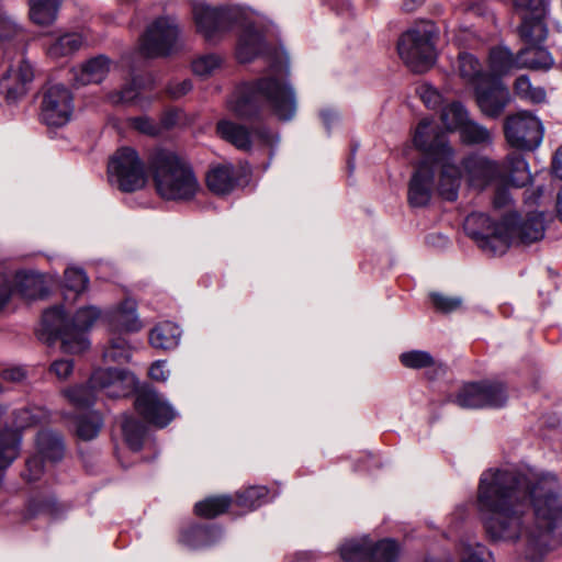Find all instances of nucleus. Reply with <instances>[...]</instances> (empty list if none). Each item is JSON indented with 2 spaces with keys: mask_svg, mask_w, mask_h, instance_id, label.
<instances>
[{
  "mask_svg": "<svg viewBox=\"0 0 562 562\" xmlns=\"http://www.w3.org/2000/svg\"><path fill=\"white\" fill-rule=\"evenodd\" d=\"M136 387L134 374L122 369H98L87 385H78L64 391L69 402L79 409L93 406L99 394L111 398L124 397Z\"/></svg>",
  "mask_w": 562,
  "mask_h": 562,
  "instance_id": "0eeeda50",
  "label": "nucleus"
},
{
  "mask_svg": "<svg viewBox=\"0 0 562 562\" xmlns=\"http://www.w3.org/2000/svg\"><path fill=\"white\" fill-rule=\"evenodd\" d=\"M103 357L109 361L127 362L131 358V347L123 337H113L105 348Z\"/></svg>",
  "mask_w": 562,
  "mask_h": 562,
  "instance_id": "37998d69",
  "label": "nucleus"
},
{
  "mask_svg": "<svg viewBox=\"0 0 562 562\" xmlns=\"http://www.w3.org/2000/svg\"><path fill=\"white\" fill-rule=\"evenodd\" d=\"M181 330L171 322L157 324L149 334V342L156 349L170 350L179 345Z\"/></svg>",
  "mask_w": 562,
  "mask_h": 562,
  "instance_id": "bb28decb",
  "label": "nucleus"
},
{
  "mask_svg": "<svg viewBox=\"0 0 562 562\" xmlns=\"http://www.w3.org/2000/svg\"><path fill=\"white\" fill-rule=\"evenodd\" d=\"M82 36L78 33H67L55 40L47 48L53 58H60L76 53L82 46Z\"/></svg>",
  "mask_w": 562,
  "mask_h": 562,
  "instance_id": "473e14b6",
  "label": "nucleus"
},
{
  "mask_svg": "<svg viewBox=\"0 0 562 562\" xmlns=\"http://www.w3.org/2000/svg\"><path fill=\"white\" fill-rule=\"evenodd\" d=\"M192 89V82L189 79L181 81H171L167 87V93L172 99H179L186 95Z\"/></svg>",
  "mask_w": 562,
  "mask_h": 562,
  "instance_id": "13d9d810",
  "label": "nucleus"
},
{
  "mask_svg": "<svg viewBox=\"0 0 562 562\" xmlns=\"http://www.w3.org/2000/svg\"><path fill=\"white\" fill-rule=\"evenodd\" d=\"M37 454L26 460L23 477L29 481H37L44 472L43 461L57 462L64 457V443L59 434L52 430H41L36 436Z\"/></svg>",
  "mask_w": 562,
  "mask_h": 562,
  "instance_id": "2eb2a0df",
  "label": "nucleus"
},
{
  "mask_svg": "<svg viewBox=\"0 0 562 562\" xmlns=\"http://www.w3.org/2000/svg\"><path fill=\"white\" fill-rule=\"evenodd\" d=\"M441 120L448 130L460 131L470 117L467 109L461 103L454 102L442 109Z\"/></svg>",
  "mask_w": 562,
  "mask_h": 562,
  "instance_id": "58836bf2",
  "label": "nucleus"
},
{
  "mask_svg": "<svg viewBox=\"0 0 562 562\" xmlns=\"http://www.w3.org/2000/svg\"><path fill=\"white\" fill-rule=\"evenodd\" d=\"M36 513L47 514L49 516H57L59 506L54 498L46 499L45 502L35 505Z\"/></svg>",
  "mask_w": 562,
  "mask_h": 562,
  "instance_id": "680f3d73",
  "label": "nucleus"
},
{
  "mask_svg": "<svg viewBox=\"0 0 562 562\" xmlns=\"http://www.w3.org/2000/svg\"><path fill=\"white\" fill-rule=\"evenodd\" d=\"M126 445L133 451L140 450L145 436V427L134 417L124 415L121 423Z\"/></svg>",
  "mask_w": 562,
  "mask_h": 562,
  "instance_id": "c9c22d12",
  "label": "nucleus"
},
{
  "mask_svg": "<svg viewBox=\"0 0 562 562\" xmlns=\"http://www.w3.org/2000/svg\"><path fill=\"white\" fill-rule=\"evenodd\" d=\"M132 126L138 132L155 136L160 133V127L147 116H137L131 120Z\"/></svg>",
  "mask_w": 562,
  "mask_h": 562,
  "instance_id": "3c124183",
  "label": "nucleus"
},
{
  "mask_svg": "<svg viewBox=\"0 0 562 562\" xmlns=\"http://www.w3.org/2000/svg\"><path fill=\"white\" fill-rule=\"evenodd\" d=\"M370 542L363 540H348L340 547V555L347 562L368 560Z\"/></svg>",
  "mask_w": 562,
  "mask_h": 562,
  "instance_id": "79ce46f5",
  "label": "nucleus"
},
{
  "mask_svg": "<svg viewBox=\"0 0 562 562\" xmlns=\"http://www.w3.org/2000/svg\"><path fill=\"white\" fill-rule=\"evenodd\" d=\"M179 36L175 19L157 18L149 24L140 41V50L147 57L166 56L172 52Z\"/></svg>",
  "mask_w": 562,
  "mask_h": 562,
  "instance_id": "ddd939ff",
  "label": "nucleus"
},
{
  "mask_svg": "<svg viewBox=\"0 0 562 562\" xmlns=\"http://www.w3.org/2000/svg\"><path fill=\"white\" fill-rule=\"evenodd\" d=\"M221 536V531L212 526L195 525L182 530L180 542L191 549L211 546Z\"/></svg>",
  "mask_w": 562,
  "mask_h": 562,
  "instance_id": "393cba45",
  "label": "nucleus"
},
{
  "mask_svg": "<svg viewBox=\"0 0 562 562\" xmlns=\"http://www.w3.org/2000/svg\"><path fill=\"white\" fill-rule=\"evenodd\" d=\"M400 361L405 368L415 370L434 367L436 364L434 357L424 350L403 352L400 356Z\"/></svg>",
  "mask_w": 562,
  "mask_h": 562,
  "instance_id": "c03bdc74",
  "label": "nucleus"
},
{
  "mask_svg": "<svg viewBox=\"0 0 562 562\" xmlns=\"http://www.w3.org/2000/svg\"><path fill=\"white\" fill-rule=\"evenodd\" d=\"M552 170L558 178L562 179V146L559 147L554 155Z\"/></svg>",
  "mask_w": 562,
  "mask_h": 562,
  "instance_id": "e2e57ef3",
  "label": "nucleus"
},
{
  "mask_svg": "<svg viewBox=\"0 0 562 562\" xmlns=\"http://www.w3.org/2000/svg\"><path fill=\"white\" fill-rule=\"evenodd\" d=\"M43 280L40 276L35 274H26L24 277L21 291L22 293L30 297L35 299L37 296L43 295Z\"/></svg>",
  "mask_w": 562,
  "mask_h": 562,
  "instance_id": "8fccbe9b",
  "label": "nucleus"
},
{
  "mask_svg": "<svg viewBox=\"0 0 562 562\" xmlns=\"http://www.w3.org/2000/svg\"><path fill=\"white\" fill-rule=\"evenodd\" d=\"M462 167L470 187L484 190L491 184L503 182V166L486 156L473 154L462 160Z\"/></svg>",
  "mask_w": 562,
  "mask_h": 562,
  "instance_id": "f3484780",
  "label": "nucleus"
},
{
  "mask_svg": "<svg viewBox=\"0 0 562 562\" xmlns=\"http://www.w3.org/2000/svg\"><path fill=\"white\" fill-rule=\"evenodd\" d=\"M436 36V26L430 22H425L409 29L400 37L398 54L413 71L423 72L435 63Z\"/></svg>",
  "mask_w": 562,
  "mask_h": 562,
  "instance_id": "6e6552de",
  "label": "nucleus"
},
{
  "mask_svg": "<svg viewBox=\"0 0 562 562\" xmlns=\"http://www.w3.org/2000/svg\"><path fill=\"white\" fill-rule=\"evenodd\" d=\"M149 376L153 380L165 382L168 379L169 371L166 368V361L158 360L151 364L149 368Z\"/></svg>",
  "mask_w": 562,
  "mask_h": 562,
  "instance_id": "bf43d9fd",
  "label": "nucleus"
},
{
  "mask_svg": "<svg viewBox=\"0 0 562 562\" xmlns=\"http://www.w3.org/2000/svg\"><path fill=\"white\" fill-rule=\"evenodd\" d=\"M400 555L398 544L391 539H383L369 544V562H396Z\"/></svg>",
  "mask_w": 562,
  "mask_h": 562,
  "instance_id": "f704fd0d",
  "label": "nucleus"
},
{
  "mask_svg": "<svg viewBox=\"0 0 562 562\" xmlns=\"http://www.w3.org/2000/svg\"><path fill=\"white\" fill-rule=\"evenodd\" d=\"M111 69V60L104 55L88 59L80 67L74 68V81L77 86L100 83Z\"/></svg>",
  "mask_w": 562,
  "mask_h": 562,
  "instance_id": "412c9836",
  "label": "nucleus"
},
{
  "mask_svg": "<svg viewBox=\"0 0 562 562\" xmlns=\"http://www.w3.org/2000/svg\"><path fill=\"white\" fill-rule=\"evenodd\" d=\"M192 14L198 32L211 42L236 23L240 12L236 8L216 9L195 2L192 5Z\"/></svg>",
  "mask_w": 562,
  "mask_h": 562,
  "instance_id": "4468645a",
  "label": "nucleus"
},
{
  "mask_svg": "<svg viewBox=\"0 0 562 562\" xmlns=\"http://www.w3.org/2000/svg\"><path fill=\"white\" fill-rule=\"evenodd\" d=\"M138 90L135 81L126 85L122 90L111 97L114 103H133L137 100Z\"/></svg>",
  "mask_w": 562,
  "mask_h": 562,
  "instance_id": "603ef678",
  "label": "nucleus"
},
{
  "mask_svg": "<svg viewBox=\"0 0 562 562\" xmlns=\"http://www.w3.org/2000/svg\"><path fill=\"white\" fill-rule=\"evenodd\" d=\"M13 293V282L9 273H0V312L8 305Z\"/></svg>",
  "mask_w": 562,
  "mask_h": 562,
  "instance_id": "864d4df0",
  "label": "nucleus"
},
{
  "mask_svg": "<svg viewBox=\"0 0 562 562\" xmlns=\"http://www.w3.org/2000/svg\"><path fill=\"white\" fill-rule=\"evenodd\" d=\"M458 72L464 82L472 85L473 87L484 79L486 80V78L491 76L490 74L483 72L482 66L477 58L469 53L459 54Z\"/></svg>",
  "mask_w": 562,
  "mask_h": 562,
  "instance_id": "7c9ffc66",
  "label": "nucleus"
},
{
  "mask_svg": "<svg viewBox=\"0 0 562 562\" xmlns=\"http://www.w3.org/2000/svg\"><path fill=\"white\" fill-rule=\"evenodd\" d=\"M268 488L266 486H251L237 494V504L249 510L267 502Z\"/></svg>",
  "mask_w": 562,
  "mask_h": 562,
  "instance_id": "a19ab883",
  "label": "nucleus"
},
{
  "mask_svg": "<svg viewBox=\"0 0 562 562\" xmlns=\"http://www.w3.org/2000/svg\"><path fill=\"white\" fill-rule=\"evenodd\" d=\"M207 188L215 194L224 195L233 191L237 184L234 167L220 165L212 168L206 176Z\"/></svg>",
  "mask_w": 562,
  "mask_h": 562,
  "instance_id": "b1692460",
  "label": "nucleus"
},
{
  "mask_svg": "<svg viewBox=\"0 0 562 562\" xmlns=\"http://www.w3.org/2000/svg\"><path fill=\"white\" fill-rule=\"evenodd\" d=\"M504 134L512 147L533 150L542 142L543 126L541 121L530 112L519 111L506 117Z\"/></svg>",
  "mask_w": 562,
  "mask_h": 562,
  "instance_id": "9b49d317",
  "label": "nucleus"
},
{
  "mask_svg": "<svg viewBox=\"0 0 562 562\" xmlns=\"http://www.w3.org/2000/svg\"><path fill=\"white\" fill-rule=\"evenodd\" d=\"M289 72V59L278 54L270 74L238 86L227 100V109L241 120L259 119L272 114L280 121L292 120L297 110L293 87L283 75Z\"/></svg>",
  "mask_w": 562,
  "mask_h": 562,
  "instance_id": "7ed1b4c3",
  "label": "nucleus"
},
{
  "mask_svg": "<svg viewBox=\"0 0 562 562\" xmlns=\"http://www.w3.org/2000/svg\"><path fill=\"white\" fill-rule=\"evenodd\" d=\"M476 102L482 113L490 117H498L510 100L509 90L499 78L488 76L474 86Z\"/></svg>",
  "mask_w": 562,
  "mask_h": 562,
  "instance_id": "a211bd4d",
  "label": "nucleus"
},
{
  "mask_svg": "<svg viewBox=\"0 0 562 562\" xmlns=\"http://www.w3.org/2000/svg\"><path fill=\"white\" fill-rule=\"evenodd\" d=\"M463 143L469 145H488L493 142L492 133L475 121L469 120L460 130Z\"/></svg>",
  "mask_w": 562,
  "mask_h": 562,
  "instance_id": "e433bc0d",
  "label": "nucleus"
},
{
  "mask_svg": "<svg viewBox=\"0 0 562 562\" xmlns=\"http://www.w3.org/2000/svg\"><path fill=\"white\" fill-rule=\"evenodd\" d=\"M506 401L504 385L490 382L464 384L450 397L461 408L502 407Z\"/></svg>",
  "mask_w": 562,
  "mask_h": 562,
  "instance_id": "f8f14e48",
  "label": "nucleus"
},
{
  "mask_svg": "<svg viewBox=\"0 0 562 562\" xmlns=\"http://www.w3.org/2000/svg\"><path fill=\"white\" fill-rule=\"evenodd\" d=\"M490 68L493 77L503 76L514 69H518V54L516 56L504 46L494 47L488 56Z\"/></svg>",
  "mask_w": 562,
  "mask_h": 562,
  "instance_id": "c756f323",
  "label": "nucleus"
},
{
  "mask_svg": "<svg viewBox=\"0 0 562 562\" xmlns=\"http://www.w3.org/2000/svg\"><path fill=\"white\" fill-rule=\"evenodd\" d=\"M135 408L149 424L166 427L176 416L171 405L155 390L144 389L135 398Z\"/></svg>",
  "mask_w": 562,
  "mask_h": 562,
  "instance_id": "6ab92c4d",
  "label": "nucleus"
},
{
  "mask_svg": "<svg viewBox=\"0 0 562 562\" xmlns=\"http://www.w3.org/2000/svg\"><path fill=\"white\" fill-rule=\"evenodd\" d=\"M110 181L124 192L142 189L146 183L145 164L131 147L115 151L108 165Z\"/></svg>",
  "mask_w": 562,
  "mask_h": 562,
  "instance_id": "9d476101",
  "label": "nucleus"
},
{
  "mask_svg": "<svg viewBox=\"0 0 562 562\" xmlns=\"http://www.w3.org/2000/svg\"><path fill=\"white\" fill-rule=\"evenodd\" d=\"M33 79L32 65L22 59L8 69L1 79L0 87L5 91L9 101H16L27 93Z\"/></svg>",
  "mask_w": 562,
  "mask_h": 562,
  "instance_id": "aec40b11",
  "label": "nucleus"
},
{
  "mask_svg": "<svg viewBox=\"0 0 562 562\" xmlns=\"http://www.w3.org/2000/svg\"><path fill=\"white\" fill-rule=\"evenodd\" d=\"M110 326L115 331H137L142 325L136 314V302L127 299L110 315Z\"/></svg>",
  "mask_w": 562,
  "mask_h": 562,
  "instance_id": "4be33fe9",
  "label": "nucleus"
},
{
  "mask_svg": "<svg viewBox=\"0 0 562 562\" xmlns=\"http://www.w3.org/2000/svg\"><path fill=\"white\" fill-rule=\"evenodd\" d=\"M515 93L524 100L541 103L546 100V90L541 87H533L527 75L519 76L514 83Z\"/></svg>",
  "mask_w": 562,
  "mask_h": 562,
  "instance_id": "ea45409f",
  "label": "nucleus"
},
{
  "mask_svg": "<svg viewBox=\"0 0 562 562\" xmlns=\"http://www.w3.org/2000/svg\"><path fill=\"white\" fill-rule=\"evenodd\" d=\"M221 66V58L214 54L204 55L192 63V70L200 77H207L214 74Z\"/></svg>",
  "mask_w": 562,
  "mask_h": 562,
  "instance_id": "de8ad7c7",
  "label": "nucleus"
},
{
  "mask_svg": "<svg viewBox=\"0 0 562 562\" xmlns=\"http://www.w3.org/2000/svg\"><path fill=\"white\" fill-rule=\"evenodd\" d=\"M520 37L529 45L539 46L548 35L547 16H521Z\"/></svg>",
  "mask_w": 562,
  "mask_h": 562,
  "instance_id": "c85d7f7f",
  "label": "nucleus"
},
{
  "mask_svg": "<svg viewBox=\"0 0 562 562\" xmlns=\"http://www.w3.org/2000/svg\"><path fill=\"white\" fill-rule=\"evenodd\" d=\"M413 142L425 154V158L414 170L408 183L409 205L423 207L430 202L435 188L434 164L440 166L439 194L445 200L454 201L461 186L462 171L454 164V151L448 144L447 135L425 119L417 125Z\"/></svg>",
  "mask_w": 562,
  "mask_h": 562,
  "instance_id": "f03ea898",
  "label": "nucleus"
},
{
  "mask_svg": "<svg viewBox=\"0 0 562 562\" xmlns=\"http://www.w3.org/2000/svg\"><path fill=\"white\" fill-rule=\"evenodd\" d=\"M529 505L533 524L525 530L527 543L536 553H543L558 543L554 530L562 524V483L558 473L488 469L481 474L477 507L493 539L520 537L521 517Z\"/></svg>",
  "mask_w": 562,
  "mask_h": 562,
  "instance_id": "f257e3e1",
  "label": "nucleus"
},
{
  "mask_svg": "<svg viewBox=\"0 0 562 562\" xmlns=\"http://www.w3.org/2000/svg\"><path fill=\"white\" fill-rule=\"evenodd\" d=\"M100 311L94 306L79 308L71 319L65 315L63 305L47 308L43 313L42 324L48 339H60L61 349L68 353H79L88 349L90 341L87 331L100 317Z\"/></svg>",
  "mask_w": 562,
  "mask_h": 562,
  "instance_id": "423d86ee",
  "label": "nucleus"
},
{
  "mask_svg": "<svg viewBox=\"0 0 562 562\" xmlns=\"http://www.w3.org/2000/svg\"><path fill=\"white\" fill-rule=\"evenodd\" d=\"M72 111V95L65 86L56 83L47 88L41 105V119L46 125L64 126L70 121Z\"/></svg>",
  "mask_w": 562,
  "mask_h": 562,
  "instance_id": "dca6fc26",
  "label": "nucleus"
},
{
  "mask_svg": "<svg viewBox=\"0 0 562 562\" xmlns=\"http://www.w3.org/2000/svg\"><path fill=\"white\" fill-rule=\"evenodd\" d=\"M417 93L427 108L434 109L440 103V94L431 86L422 85L417 88Z\"/></svg>",
  "mask_w": 562,
  "mask_h": 562,
  "instance_id": "6e6d98bb",
  "label": "nucleus"
},
{
  "mask_svg": "<svg viewBox=\"0 0 562 562\" xmlns=\"http://www.w3.org/2000/svg\"><path fill=\"white\" fill-rule=\"evenodd\" d=\"M177 120H178V113L177 112H167L162 119H161V123L164 125V127L166 128H169L171 126H173L176 123H177Z\"/></svg>",
  "mask_w": 562,
  "mask_h": 562,
  "instance_id": "0e129e2a",
  "label": "nucleus"
},
{
  "mask_svg": "<svg viewBox=\"0 0 562 562\" xmlns=\"http://www.w3.org/2000/svg\"><path fill=\"white\" fill-rule=\"evenodd\" d=\"M88 283L89 279L82 269L74 267L66 269L65 288L67 292L74 293V299L87 289Z\"/></svg>",
  "mask_w": 562,
  "mask_h": 562,
  "instance_id": "a18cd8bd",
  "label": "nucleus"
},
{
  "mask_svg": "<svg viewBox=\"0 0 562 562\" xmlns=\"http://www.w3.org/2000/svg\"><path fill=\"white\" fill-rule=\"evenodd\" d=\"M505 173V182L507 177L509 182L515 187H524L530 181V171L525 157L519 153H512L507 155L505 166L503 167Z\"/></svg>",
  "mask_w": 562,
  "mask_h": 562,
  "instance_id": "cd10ccee",
  "label": "nucleus"
},
{
  "mask_svg": "<svg viewBox=\"0 0 562 562\" xmlns=\"http://www.w3.org/2000/svg\"><path fill=\"white\" fill-rule=\"evenodd\" d=\"M495 184H497V188L493 198L494 209L501 210L509 206L512 198L508 188L506 187L505 180L503 182H496Z\"/></svg>",
  "mask_w": 562,
  "mask_h": 562,
  "instance_id": "5fc2aeb1",
  "label": "nucleus"
},
{
  "mask_svg": "<svg viewBox=\"0 0 562 562\" xmlns=\"http://www.w3.org/2000/svg\"><path fill=\"white\" fill-rule=\"evenodd\" d=\"M331 116H333V114L330 112H323L322 113V119H323V121H324V123L326 125H328L329 120H330Z\"/></svg>",
  "mask_w": 562,
  "mask_h": 562,
  "instance_id": "774afa93",
  "label": "nucleus"
},
{
  "mask_svg": "<svg viewBox=\"0 0 562 562\" xmlns=\"http://www.w3.org/2000/svg\"><path fill=\"white\" fill-rule=\"evenodd\" d=\"M50 372L59 380H66L74 371V362L70 359L56 360L50 364Z\"/></svg>",
  "mask_w": 562,
  "mask_h": 562,
  "instance_id": "4d7b16f0",
  "label": "nucleus"
},
{
  "mask_svg": "<svg viewBox=\"0 0 562 562\" xmlns=\"http://www.w3.org/2000/svg\"><path fill=\"white\" fill-rule=\"evenodd\" d=\"M468 234L488 255L498 256L512 245L528 246L544 236V217L541 212H531L522 221L516 213H508L502 222L494 223L483 213L471 214L465 220Z\"/></svg>",
  "mask_w": 562,
  "mask_h": 562,
  "instance_id": "20e7f679",
  "label": "nucleus"
},
{
  "mask_svg": "<svg viewBox=\"0 0 562 562\" xmlns=\"http://www.w3.org/2000/svg\"><path fill=\"white\" fill-rule=\"evenodd\" d=\"M516 11L521 16H548L549 0H514Z\"/></svg>",
  "mask_w": 562,
  "mask_h": 562,
  "instance_id": "49530a36",
  "label": "nucleus"
},
{
  "mask_svg": "<svg viewBox=\"0 0 562 562\" xmlns=\"http://www.w3.org/2000/svg\"><path fill=\"white\" fill-rule=\"evenodd\" d=\"M216 132L221 138L244 151L269 149L273 154L280 142L278 133L263 124L248 127L231 120H221L216 124Z\"/></svg>",
  "mask_w": 562,
  "mask_h": 562,
  "instance_id": "1a4fd4ad",
  "label": "nucleus"
},
{
  "mask_svg": "<svg viewBox=\"0 0 562 562\" xmlns=\"http://www.w3.org/2000/svg\"><path fill=\"white\" fill-rule=\"evenodd\" d=\"M430 299L434 306L442 313L457 311L462 305V300L458 296H445L439 293H431Z\"/></svg>",
  "mask_w": 562,
  "mask_h": 562,
  "instance_id": "09e8293b",
  "label": "nucleus"
},
{
  "mask_svg": "<svg viewBox=\"0 0 562 562\" xmlns=\"http://www.w3.org/2000/svg\"><path fill=\"white\" fill-rule=\"evenodd\" d=\"M30 18L37 25H49L56 18L60 0H29Z\"/></svg>",
  "mask_w": 562,
  "mask_h": 562,
  "instance_id": "2f4dec72",
  "label": "nucleus"
},
{
  "mask_svg": "<svg viewBox=\"0 0 562 562\" xmlns=\"http://www.w3.org/2000/svg\"><path fill=\"white\" fill-rule=\"evenodd\" d=\"M557 212L559 218L562 221V189L559 191L557 198Z\"/></svg>",
  "mask_w": 562,
  "mask_h": 562,
  "instance_id": "338daca9",
  "label": "nucleus"
},
{
  "mask_svg": "<svg viewBox=\"0 0 562 562\" xmlns=\"http://www.w3.org/2000/svg\"><path fill=\"white\" fill-rule=\"evenodd\" d=\"M232 503L229 496H214L198 502L194 512L198 516L204 518H214L225 513Z\"/></svg>",
  "mask_w": 562,
  "mask_h": 562,
  "instance_id": "4c0bfd02",
  "label": "nucleus"
},
{
  "mask_svg": "<svg viewBox=\"0 0 562 562\" xmlns=\"http://www.w3.org/2000/svg\"><path fill=\"white\" fill-rule=\"evenodd\" d=\"M425 0H403V9L407 12L414 11L417 7H419Z\"/></svg>",
  "mask_w": 562,
  "mask_h": 562,
  "instance_id": "69168bd1",
  "label": "nucleus"
},
{
  "mask_svg": "<svg viewBox=\"0 0 562 562\" xmlns=\"http://www.w3.org/2000/svg\"><path fill=\"white\" fill-rule=\"evenodd\" d=\"M26 378V370L24 367L16 366L7 368L2 371V379L11 382H21Z\"/></svg>",
  "mask_w": 562,
  "mask_h": 562,
  "instance_id": "052dcab7",
  "label": "nucleus"
},
{
  "mask_svg": "<svg viewBox=\"0 0 562 562\" xmlns=\"http://www.w3.org/2000/svg\"><path fill=\"white\" fill-rule=\"evenodd\" d=\"M148 166L156 192L166 201H191L201 190L191 164L173 150L155 149L149 156Z\"/></svg>",
  "mask_w": 562,
  "mask_h": 562,
  "instance_id": "39448f33",
  "label": "nucleus"
},
{
  "mask_svg": "<svg viewBox=\"0 0 562 562\" xmlns=\"http://www.w3.org/2000/svg\"><path fill=\"white\" fill-rule=\"evenodd\" d=\"M102 418L95 411H89L76 418V432L82 440H91L98 436L102 427Z\"/></svg>",
  "mask_w": 562,
  "mask_h": 562,
  "instance_id": "72a5a7b5",
  "label": "nucleus"
},
{
  "mask_svg": "<svg viewBox=\"0 0 562 562\" xmlns=\"http://www.w3.org/2000/svg\"><path fill=\"white\" fill-rule=\"evenodd\" d=\"M263 37L254 26L244 29L239 36L236 55L240 63L252 60L263 48Z\"/></svg>",
  "mask_w": 562,
  "mask_h": 562,
  "instance_id": "a878e982",
  "label": "nucleus"
},
{
  "mask_svg": "<svg viewBox=\"0 0 562 562\" xmlns=\"http://www.w3.org/2000/svg\"><path fill=\"white\" fill-rule=\"evenodd\" d=\"M554 64L551 53L541 47L529 45L518 52V69L549 70Z\"/></svg>",
  "mask_w": 562,
  "mask_h": 562,
  "instance_id": "5701e85b",
  "label": "nucleus"
}]
</instances>
